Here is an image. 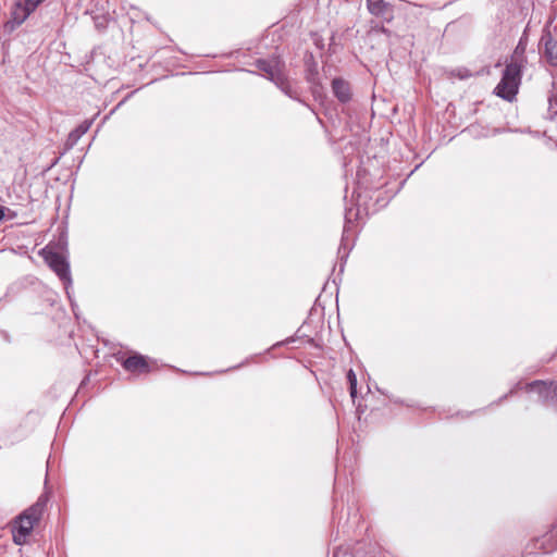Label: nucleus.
Masks as SVG:
<instances>
[{"label":"nucleus","instance_id":"obj_6","mask_svg":"<svg viewBox=\"0 0 557 557\" xmlns=\"http://www.w3.org/2000/svg\"><path fill=\"white\" fill-rule=\"evenodd\" d=\"M123 368L134 374H146L152 371L154 363L146 356L132 354L122 361Z\"/></svg>","mask_w":557,"mask_h":557},{"label":"nucleus","instance_id":"obj_4","mask_svg":"<svg viewBox=\"0 0 557 557\" xmlns=\"http://www.w3.org/2000/svg\"><path fill=\"white\" fill-rule=\"evenodd\" d=\"M256 66L263 73L267 78L274 82L275 84H282L284 82V64L278 58L257 60Z\"/></svg>","mask_w":557,"mask_h":557},{"label":"nucleus","instance_id":"obj_11","mask_svg":"<svg viewBox=\"0 0 557 557\" xmlns=\"http://www.w3.org/2000/svg\"><path fill=\"white\" fill-rule=\"evenodd\" d=\"M347 380L349 383L350 396L355 398L357 395V376L352 369L347 372Z\"/></svg>","mask_w":557,"mask_h":557},{"label":"nucleus","instance_id":"obj_3","mask_svg":"<svg viewBox=\"0 0 557 557\" xmlns=\"http://www.w3.org/2000/svg\"><path fill=\"white\" fill-rule=\"evenodd\" d=\"M524 391L536 393L546 405H557V382L555 381H533L525 384Z\"/></svg>","mask_w":557,"mask_h":557},{"label":"nucleus","instance_id":"obj_5","mask_svg":"<svg viewBox=\"0 0 557 557\" xmlns=\"http://www.w3.org/2000/svg\"><path fill=\"white\" fill-rule=\"evenodd\" d=\"M40 255L47 264L55 272L61 280H67L70 276L69 263L65 258L53 250L42 249Z\"/></svg>","mask_w":557,"mask_h":557},{"label":"nucleus","instance_id":"obj_7","mask_svg":"<svg viewBox=\"0 0 557 557\" xmlns=\"http://www.w3.org/2000/svg\"><path fill=\"white\" fill-rule=\"evenodd\" d=\"M541 45L544 46V57L547 62L557 66V39L552 36L548 27H545L541 38Z\"/></svg>","mask_w":557,"mask_h":557},{"label":"nucleus","instance_id":"obj_12","mask_svg":"<svg viewBox=\"0 0 557 557\" xmlns=\"http://www.w3.org/2000/svg\"><path fill=\"white\" fill-rule=\"evenodd\" d=\"M5 211H9V212H10V209L4 208V207H0V222L4 219V216H5Z\"/></svg>","mask_w":557,"mask_h":557},{"label":"nucleus","instance_id":"obj_9","mask_svg":"<svg viewBox=\"0 0 557 557\" xmlns=\"http://www.w3.org/2000/svg\"><path fill=\"white\" fill-rule=\"evenodd\" d=\"M42 1L44 0H24L23 2L17 3L16 11L14 12V20L17 21V24L23 23Z\"/></svg>","mask_w":557,"mask_h":557},{"label":"nucleus","instance_id":"obj_8","mask_svg":"<svg viewBox=\"0 0 557 557\" xmlns=\"http://www.w3.org/2000/svg\"><path fill=\"white\" fill-rule=\"evenodd\" d=\"M367 9L372 15L383 17L387 22L393 18L392 5L385 0H367Z\"/></svg>","mask_w":557,"mask_h":557},{"label":"nucleus","instance_id":"obj_2","mask_svg":"<svg viewBox=\"0 0 557 557\" xmlns=\"http://www.w3.org/2000/svg\"><path fill=\"white\" fill-rule=\"evenodd\" d=\"M46 506V496H40L35 504L23 510L11 522L12 537L16 545H24L27 543L34 527L41 520Z\"/></svg>","mask_w":557,"mask_h":557},{"label":"nucleus","instance_id":"obj_1","mask_svg":"<svg viewBox=\"0 0 557 557\" xmlns=\"http://www.w3.org/2000/svg\"><path fill=\"white\" fill-rule=\"evenodd\" d=\"M523 52L524 48H521V45L519 44L512 53L510 61L506 63L500 82L494 89L496 96L507 101H512L518 94L521 84L522 69L524 65Z\"/></svg>","mask_w":557,"mask_h":557},{"label":"nucleus","instance_id":"obj_10","mask_svg":"<svg viewBox=\"0 0 557 557\" xmlns=\"http://www.w3.org/2000/svg\"><path fill=\"white\" fill-rule=\"evenodd\" d=\"M332 89L334 95L341 102H347L351 98V89L348 82L342 78H335L332 82Z\"/></svg>","mask_w":557,"mask_h":557}]
</instances>
